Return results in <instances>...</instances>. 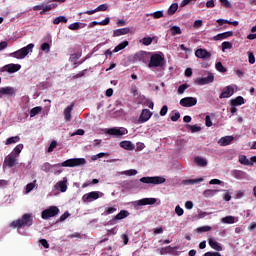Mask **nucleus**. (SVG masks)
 <instances>
[{"instance_id":"f257e3e1","label":"nucleus","mask_w":256,"mask_h":256,"mask_svg":"<svg viewBox=\"0 0 256 256\" xmlns=\"http://www.w3.org/2000/svg\"><path fill=\"white\" fill-rule=\"evenodd\" d=\"M33 225V216L31 214H24L21 219L13 221L11 227L21 229V227H31Z\"/></svg>"},{"instance_id":"f03ea898","label":"nucleus","mask_w":256,"mask_h":256,"mask_svg":"<svg viewBox=\"0 0 256 256\" xmlns=\"http://www.w3.org/2000/svg\"><path fill=\"white\" fill-rule=\"evenodd\" d=\"M87 164V160L85 158H71L65 160L61 164H55L53 167H81Z\"/></svg>"},{"instance_id":"7ed1b4c3","label":"nucleus","mask_w":256,"mask_h":256,"mask_svg":"<svg viewBox=\"0 0 256 256\" xmlns=\"http://www.w3.org/2000/svg\"><path fill=\"white\" fill-rule=\"evenodd\" d=\"M33 47L35 44L30 43L26 47H23L13 53L10 54V57H14V59H25L29 53H33Z\"/></svg>"},{"instance_id":"20e7f679","label":"nucleus","mask_w":256,"mask_h":256,"mask_svg":"<svg viewBox=\"0 0 256 256\" xmlns=\"http://www.w3.org/2000/svg\"><path fill=\"white\" fill-rule=\"evenodd\" d=\"M165 181L167 180L165 179V177H162V176H153V177L147 176V177L140 178L141 183H146L150 185H163Z\"/></svg>"},{"instance_id":"39448f33","label":"nucleus","mask_w":256,"mask_h":256,"mask_svg":"<svg viewBox=\"0 0 256 256\" xmlns=\"http://www.w3.org/2000/svg\"><path fill=\"white\" fill-rule=\"evenodd\" d=\"M165 65V58L160 54H153L150 57L148 67L151 69L153 67H163Z\"/></svg>"},{"instance_id":"423d86ee","label":"nucleus","mask_w":256,"mask_h":256,"mask_svg":"<svg viewBox=\"0 0 256 256\" xmlns=\"http://www.w3.org/2000/svg\"><path fill=\"white\" fill-rule=\"evenodd\" d=\"M103 197V192L92 191L83 195L82 200L84 203H91L92 201H97V199Z\"/></svg>"},{"instance_id":"0eeeda50","label":"nucleus","mask_w":256,"mask_h":256,"mask_svg":"<svg viewBox=\"0 0 256 256\" xmlns=\"http://www.w3.org/2000/svg\"><path fill=\"white\" fill-rule=\"evenodd\" d=\"M59 215V208L57 206H50L49 208L42 211L41 217L42 219H51V217H56Z\"/></svg>"},{"instance_id":"6e6552de","label":"nucleus","mask_w":256,"mask_h":256,"mask_svg":"<svg viewBox=\"0 0 256 256\" xmlns=\"http://www.w3.org/2000/svg\"><path fill=\"white\" fill-rule=\"evenodd\" d=\"M215 81V76L213 73L209 72L207 77L197 78L195 80L196 85H209Z\"/></svg>"},{"instance_id":"1a4fd4ad","label":"nucleus","mask_w":256,"mask_h":256,"mask_svg":"<svg viewBox=\"0 0 256 256\" xmlns=\"http://www.w3.org/2000/svg\"><path fill=\"white\" fill-rule=\"evenodd\" d=\"M153 116V112L149 109H143L140 117L138 118V123H147V121H149V119H151V117Z\"/></svg>"},{"instance_id":"9d476101","label":"nucleus","mask_w":256,"mask_h":256,"mask_svg":"<svg viewBox=\"0 0 256 256\" xmlns=\"http://www.w3.org/2000/svg\"><path fill=\"white\" fill-rule=\"evenodd\" d=\"M180 105L182 107H195L197 105V98L195 97H185L180 100Z\"/></svg>"},{"instance_id":"9b49d317","label":"nucleus","mask_w":256,"mask_h":256,"mask_svg":"<svg viewBox=\"0 0 256 256\" xmlns=\"http://www.w3.org/2000/svg\"><path fill=\"white\" fill-rule=\"evenodd\" d=\"M149 55H151V53L146 51L137 52L133 56V61H141L142 63H147V59H149Z\"/></svg>"},{"instance_id":"f8f14e48","label":"nucleus","mask_w":256,"mask_h":256,"mask_svg":"<svg viewBox=\"0 0 256 256\" xmlns=\"http://www.w3.org/2000/svg\"><path fill=\"white\" fill-rule=\"evenodd\" d=\"M108 135H113L114 137H121L127 135V129L125 128H110L107 130Z\"/></svg>"},{"instance_id":"ddd939ff","label":"nucleus","mask_w":256,"mask_h":256,"mask_svg":"<svg viewBox=\"0 0 256 256\" xmlns=\"http://www.w3.org/2000/svg\"><path fill=\"white\" fill-rule=\"evenodd\" d=\"M4 165L10 168L15 167V165H17V156L10 153L8 156L5 157Z\"/></svg>"},{"instance_id":"4468645a","label":"nucleus","mask_w":256,"mask_h":256,"mask_svg":"<svg viewBox=\"0 0 256 256\" xmlns=\"http://www.w3.org/2000/svg\"><path fill=\"white\" fill-rule=\"evenodd\" d=\"M195 56L198 59H209L211 58V52L207 51V49L199 48L195 51Z\"/></svg>"},{"instance_id":"2eb2a0df","label":"nucleus","mask_w":256,"mask_h":256,"mask_svg":"<svg viewBox=\"0 0 256 256\" xmlns=\"http://www.w3.org/2000/svg\"><path fill=\"white\" fill-rule=\"evenodd\" d=\"M157 199L155 198H144L134 202V205L143 206V205H155Z\"/></svg>"},{"instance_id":"dca6fc26","label":"nucleus","mask_w":256,"mask_h":256,"mask_svg":"<svg viewBox=\"0 0 256 256\" xmlns=\"http://www.w3.org/2000/svg\"><path fill=\"white\" fill-rule=\"evenodd\" d=\"M235 93V89L232 86H226L222 93L220 94V99H228Z\"/></svg>"},{"instance_id":"f3484780","label":"nucleus","mask_w":256,"mask_h":256,"mask_svg":"<svg viewBox=\"0 0 256 256\" xmlns=\"http://www.w3.org/2000/svg\"><path fill=\"white\" fill-rule=\"evenodd\" d=\"M131 33V28H119L113 31V37H121V35H129Z\"/></svg>"},{"instance_id":"a211bd4d","label":"nucleus","mask_w":256,"mask_h":256,"mask_svg":"<svg viewBox=\"0 0 256 256\" xmlns=\"http://www.w3.org/2000/svg\"><path fill=\"white\" fill-rule=\"evenodd\" d=\"M228 37H233V31H227L220 33L213 37L214 41H223V39H228Z\"/></svg>"},{"instance_id":"6ab92c4d","label":"nucleus","mask_w":256,"mask_h":256,"mask_svg":"<svg viewBox=\"0 0 256 256\" xmlns=\"http://www.w3.org/2000/svg\"><path fill=\"white\" fill-rule=\"evenodd\" d=\"M5 71H7V73H17V71H19L21 69V65L20 64H8L4 66Z\"/></svg>"},{"instance_id":"aec40b11","label":"nucleus","mask_w":256,"mask_h":256,"mask_svg":"<svg viewBox=\"0 0 256 256\" xmlns=\"http://www.w3.org/2000/svg\"><path fill=\"white\" fill-rule=\"evenodd\" d=\"M14 94H15V88L11 86L0 88V97H3V95L13 96Z\"/></svg>"},{"instance_id":"412c9836","label":"nucleus","mask_w":256,"mask_h":256,"mask_svg":"<svg viewBox=\"0 0 256 256\" xmlns=\"http://www.w3.org/2000/svg\"><path fill=\"white\" fill-rule=\"evenodd\" d=\"M231 107H239V105H245V98L242 96H237L234 99L230 100Z\"/></svg>"},{"instance_id":"4be33fe9","label":"nucleus","mask_w":256,"mask_h":256,"mask_svg":"<svg viewBox=\"0 0 256 256\" xmlns=\"http://www.w3.org/2000/svg\"><path fill=\"white\" fill-rule=\"evenodd\" d=\"M208 243L211 249H214V251H223V246H221V244H219V242H217L215 239L210 238Z\"/></svg>"},{"instance_id":"5701e85b","label":"nucleus","mask_w":256,"mask_h":256,"mask_svg":"<svg viewBox=\"0 0 256 256\" xmlns=\"http://www.w3.org/2000/svg\"><path fill=\"white\" fill-rule=\"evenodd\" d=\"M233 139H235L233 136H224L219 140V143L222 147H227V145H231Z\"/></svg>"},{"instance_id":"b1692460","label":"nucleus","mask_w":256,"mask_h":256,"mask_svg":"<svg viewBox=\"0 0 256 256\" xmlns=\"http://www.w3.org/2000/svg\"><path fill=\"white\" fill-rule=\"evenodd\" d=\"M120 147L126 149V151H133V149H135V145L131 141L120 142Z\"/></svg>"},{"instance_id":"393cba45","label":"nucleus","mask_w":256,"mask_h":256,"mask_svg":"<svg viewBox=\"0 0 256 256\" xmlns=\"http://www.w3.org/2000/svg\"><path fill=\"white\" fill-rule=\"evenodd\" d=\"M73 107H74V105L71 104V105L67 106V108L64 110V119L68 123H69V121H71V111H73Z\"/></svg>"},{"instance_id":"a878e982","label":"nucleus","mask_w":256,"mask_h":256,"mask_svg":"<svg viewBox=\"0 0 256 256\" xmlns=\"http://www.w3.org/2000/svg\"><path fill=\"white\" fill-rule=\"evenodd\" d=\"M126 217H129V211L127 210H121L113 219V221H121V219H126Z\"/></svg>"},{"instance_id":"bb28decb","label":"nucleus","mask_w":256,"mask_h":256,"mask_svg":"<svg viewBox=\"0 0 256 256\" xmlns=\"http://www.w3.org/2000/svg\"><path fill=\"white\" fill-rule=\"evenodd\" d=\"M125 47H129V41L124 40L122 43L118 44L114 49L113 53H119V51H123Z\"/></svg>"},{"instance_id":"cd10ccee","label":"nucleus","mask_w":256,"mask_h":256,"mask_svg":"<svg viewBox=\"0 0 256 256\" xmlns=\"http://www.w3.org/2000/svg\"><path fill=\"white\" fill-rule=\"evenodd\" d=\"M57 189L61 191V193H65L67 191V180L59 181L57 184Z\"/></svg>"},{"instance_id":"c85d7f7f","label":"nucleus","mask_w":256,"mask_h":256,"mask_svg":"<svg viewBox=\"0 0 256 256\" xmlns=\"http://www.w3.org/2000/svg\"><path fill=\"white\" fill-rule=\"evenodd\" d=\"M175 251V248L171 246L162 247L160 249V255H169Z\"/></svg>"},{"instance_id":"c756f323","label":"nucleus","mask_w":256,"mask_h":256,"mask_svg":"<svg viewBox=\"0 0 256 256\" xmlns=\"http://www.w3.org/2000/svg\"><path fill=\"white\" fill-rule=\"evenodd\" d=\"M221 222L226 225H233V223H235V217L234 216H226L221 219Z\"/></svg>"},{"instance_id":"7c9ffc66","label":"nucleus","mask_w":256,"mask_h":256,"mask_svg":"<svg viewBox=\"0 0 256 256\" xmlns=\"http://www.w3.org/2000/svg\"><path fill=\"white\" fill-rule=\"evenodd\" d=\"M195 163L199 166V167H207V160L205 158H201L199 156H197L195 158Z\"/></svg>"},{"instance_id":"2f4dec72","label":"nucleus","mask_w":256,"mask_h":256,"mask_svg":"<svg viewBox=\"0 0 256 256\" xmlns=\"http://www.w3.org/2000/svg\"><path fill=\"white\" fill-rule=\"evenodd\" d=\"M217 193H219V190L207 189L203 192V196L214 197V195H217Z\"/></svg>"},{"instance_id":"473e14b6","label":"nucleus","mask_w":256,"mask_h":256,"mask_svg":"<svg viewBox=\"0 0 256 256\" xmlns=\"http://www.w3.org/2000/svg\"><path fill=\"white\" fill-rule=\"evenodd\" d=\"M239 163H241V165H253V163L251 161H249V159H247V156L245 155H240L239 156Z\"/></svg>"},{"instance_id":"72a5a7b5","label":"nucleus","mask_w":256,"mask_h":256,"mask_svg":"<svg viewBox=\"0 0 256 256\" xmlns=\"http://www.w3.org/2000/svg\"><path fill=\"white\" fill-rule=\"evenodd\" d=\"M43 111V107L37 106L30 110V117H35L36 115H39Z\"/></svg>"},{"instance_id":"f704fd0d","label":"nucleus","mask_w":256,"mask_h":256,"mask_svg":"<svg viewBox=\"0 0 256 256\" xmlns=\"http://www.w3.org/2000/svg\"><path fill=\"white\" fill-rule=\"evenodd\" d=\"M177 9H179V4H171V6L168 8V15H175V13H177Z\"/></svg>"},{"instance_id":"c9c22d12","label":"nucleus","mask_w":256,"mask_h":256,"mask_svg":"<svg viewBox=\"0 0 256 256\" xmlns=\"http://www.w3.org/2000/svg\"><path fill=\"white\" fill-rule=\"evenodd\" d=\"M21 151H23V144H18L10 154L15 155L16 157H19V155L21 154Z\"/></svg>"},{"instance_id":"e433bc0d","label":"nucleus","mask_w":256,"mask_h":256,"mask_svg":"<svg viewBox=\"0 0 256 256\" xmlns=\"http://www.w3.org/2000/svg\"><path fill=\"white\" fill-rule=\"evenodd\" d=\"M68 19L65 16H58L53 20L54 25H59V23H67Z\"/></svg>"},{"instance_id":"4c0bfd02","label":"nucleus","mask_w":256,"mask_h":256,"mask_svg":"<svg viewBox=\"0 0 256 256\" xmlns=\"http://www.w3.org/2000/svg\"><path fill=\"white\" fill-rule=\"evenodd\" d=\"M19 141H21L19 136L10 137L6 140L5 145H13V143H19Z\"/></svg>"},{"instance_id":"58836bf2","label":"nucleus","mask_w":256,"mask_h":256,"mask_svg":"<svg viewBox=\"0 0 256 256\" xmlns=\"http://www.w3.org/2000/svg\"><path fill=\"white\" fill-rule=\"evenodd\" d=\"M140 43H142V45H145L146 47H149V45H151V43H153V38L144 37L140 40Z\"/></svg>"},{"instance_id":"ea45409f","label":"nucleus","mask_w":256,"mask_h":256,"mask_svg":"<svg viewBox=\"0 0 256 256\" xmlns=\"http://www.w3.org/2000/svg\"><path fill=\"white\" fill-rule=\"evenodd\" d=\"M51 169H53V165H51L49 162H45L41 166V170L44 171V173H49V171H51Z\"/></svg>"},{"instance_id":"a19ab883","label":"nucleus","mask_w":256,"mask_h":256,"mask_svg":"<svg viewBox=\"0 0 256 256\" xmlns=\"http://www.w3.org/2000/svg\"><path fill=\"white\" fill-rule=\"evenodd\" d=\"M68 29H70V31H77L81 29V23L79 22L72 23L68 26Z\"/></svg>"},{"instance_id":"79ce46f5","label":"nucleus","mask_w":256,"mask_h":256,"mask_svg":"<svg viewBox=\"0 0 256 256\" xmlns=\"http://www.w3.org/2000/svg\"><path fill=\"white\" fill-rule=\"evenodd\" d=\"M187 129H189L191 133H199V131H201V127L197 125H187Z\"/></svg>"},{"instance_id":"37998d69","label":"nucleus","mask_w":256,"mask_h":256,"mask_svg":"<svg viewBox=\"0 0 256 256\" xmlns=\"http://www.w3.org/2000/svg\"><path fill=\"white\" fill-rule=\"evenodd\" d=\"M172 35H181L182 31H181V27L179 26H173L171 29H170Z\"/></svg>"},{"instance_id":"c03bdc74","label":"nucleus","mask_w":256,"mask_h":256,"mask_svg":"<svg viewBox=\"0 0 256 256\" xmlns=\"http://www.w3.org/2000/svg\"><path fill=\"white\" fill-rule=\"evenodd\" d=\"M216 69L219 71V73H227V68L223 67V63L221 62L216 63Z\"/></svg>"},{"instance_id":"a18cd8bd","label":"nucleus","mask_w":256,"mask_h":256,"mask_svg":"<svg viewBox=\"0 0 256 256\" xmlns=\"http://www.w3.org/2000/svg\"><path fill=\"white\" fill-rule=\"evenodd\" d=\"M189 89L188 84H182L178 87V93L179 95H183L185 93V90Z\"/></svg>"},{"instance_id":"49530a36","label":"nucleus","mask_w":256,"mask_h":256,"mask_svg":"<svg viewBox=\"0 0 256 256\" xmlns=\"http://www.w3.org/2000/svg\"><path fill=\"white\" fill-rule=\"evenodd\" d=\"M41 51H45L46 53H49V51H51V46L49 45V43L47 42L42 43Z\"/></svg>"},{"instance_id":"de8ad7c7","label":"nucleus","mask_w":256,"mask_h":256,"mask_svg":"<svg viewBox=\"0 0 256 256\" xmlns=\"http://www.w3.org/2000/svg\"><path fill=\"white\" fill-rule=\"evenodd\" d=\"M233 48V43L231 42H223L222 43V51H225L227 49H232Z\"/></svg>"},{"instance_id":"09e8293b","label":"nucleus","mask_w":256,"mask_h":256,"mask_svg":"<svg viewBox=\"0 0 256 256\" xmlns=\"http://www.w3.org/2000/svg\"><path fill=\"white\" fill-rule=\"evenodd\" d=\"M56 147H57V141L53 140L50 143V146L48 147V153H53V151H55Z\"/></svg>"},{"instance_id":"8fccbe9b","label":"nucleus","mask_w":256,"mask_h":256,"mask_svg":"<svg viewBox=\"0 0 256 256\" xmlns=\"http://www.w3.org/2000/svg\"><path fill=\"white\" fill-rule=\"evenodd\" d=\"M85 73H87V69L78 72V74L72 76V79H79L81 77H85Z\"/></svg>"},{"instance_id":"3c124183","label":"nucleus","mask_w":256,"mask_h":256,"mask_svg":"<svg viewBox=\"0 0 256 256\" xmlns=\"http://www.w3.org/2000/svg\"><path fill=\"white\" fill-rule=\"evenodd\" d=\"M99 183V179H93L92 181H88L82 185L83 188L89 187V185H97Z\"/></svg>"},{"instance_id":"603ef678","label":"nucleus","mask_w":256,"mask_h":256,"mask_svg":"<svg viewBox=\"0 0 256 256\" xmlns=\"http://www.w3.org/2000/svg\"><path fill=\"white\" fill-rule=\"evenodd\" d=\"M248 61L250 65L255 64V55L253 54V52H248Z\"/></svg>"},{"instance_id":"864d4df0","label":"nucleus","mask_w":256,"mask_h":256,"mask_svg":"<svg viewBox=\"0 0 256 256\" xmlns=\"http://www.w3.org/2000/svg\"><path fill=\"white\" fill-rule=\"evenodd\" d=\"M175 213L176 215H178V217H181L183 213H185V211L183 210V208H181V206L177 205L175 208Z\"/></svg>"},{"instance_id":"5fc2aeb1","label":"nucleus","mask_w":256,"mask_h":256,"mask_svg":"<svg viewBox=\"0 0 256 256\" xmlns=\"http://www.w3.org/2000/svg\"><path fill=\"white\" fill-rule=\"evenodd\" d=\"M221 5L225 7V9H231V2L229 0H219Z\"/></svg>"},{"instance_id":"6e6d98bb","label":"nucleus","mask_w":256,"mask_h":256,"mask_svg":"<svg viewBox=\"0 0 256 256\" xmlns=\"http://www.w3.org/2000/svg\"><path fill=\"white\" fill-rule=\"evenodd\" d=\"M109 9V5L107 4H102V5H99L97 8H96V11L99 13V11H107Z\"/></svg>"},{"instance_id":"4d7b16f0","label":"nucleus","mask_w":256,"mask_h":256,"mask_svg":"<svg viewBox=\"0 0 256 256\" xmlns=\"http://www.w3.org/2000/svg\"><path fill=\"white\" fill-rule=\"evenodd\" d=\"M169 111V107H167V105H164L161 110H160V115L161 117H165V115H167V112Z\"/></svg>"},{"instance_id":"13d9d810","label":"nucleus","mask_w":256,"mask_h":256,"mask_svg":"<svg viewBox=\"0 0 256 256\" xmlns=\"http://www.w3.org/2000/svg\"><path fill=\"white\" fill-rule=\"evenodd\" d=\"M203 178H197V179H190L188 180L189 185H195L197 183H202Z\"/></svg>"},{"instance_id":"bf43d9fd","label":"nucleus","mask_w":256,"mask_h":256,"mask_svg":"<svg viewBox=\"0 0 256 256\" xmlns=\"http://www.w3.org/2000/svg\"><path fill=\"white\" fill-rule=\"evenodd\" d=\"M39 243L44 247V249H49V242H47V239H40Z\"/></svg>"},{"instance_id":"052dcab7","label":"nucleus","mask_w":256,"mask_h":256,"mask_svg":"<svg viewBox=\"0 0 256 256\" xmlns=\"http://www.w3.org/2000/svg\"><path fill=\"white\" fill-rule=\"evenodd\" d=\"M115 211H117V208H115V207H109V208H106V209H105V214H106V215H111V214L115 213Z\"/></svg>"},{"instance_id":"680f3d73","label":"nucleus","mask_w":256,"mask_h":256,"mask_svg":"<svg viewBox=\"0 0 256 256\" xmlns=\"http://www.w3.org/2000/svg\"><path fill=\"white\" fill-rule=\"evenodd\" d=\"M205 124H206V127H213V122H211V116L207 115L205 117Z\"/></svg>"},{"instance_id":"e2e57ef3","label":"nucleus","mask_w":256,"mask_h":256,"mask_svg":"<svg viewBox=\"0 0 256 256\" xmlns=\"http://www.w3.org/2000/svg\"><path fill=\"white\" fill-rule=\"evenodd\" d=\"M33 189H35V184L34 183H28L26 185V193H31V191H33Z\"/></svg>"},{"instance_id":"0e129e2a","label":"nucleus","mask_w":256,"mask_h":256,"mask_svg":"<svg viewBox=\"0 0 256 256\" xmlns=\"http://www.w3.org/2000/svg\"><path fill=\"white\" fill-rule=\"evenodd\" d=\"M152 16L154 17V19H161V17H163V11H156L152 13Z\"/></svg>"},{"instance_id":"69168bd1","label":"nucleus","mask_w":256,"mask_h":256,"mask_svg":"<svg viewBox=\"0 0 256 256\" xmlns=\"http://www.w3.org/2000/svg\"><path fill=\"white\" fill-rule=\"evenodd\" d=\"M225 194H223L224 201H230L231 200V194L229 193V190H224Z\"/></svg>"},{"instance_id":"338daca9","label":"nucleus","mask_w":256,"mask_h":256,"mask_svg":"<svg viewBox=\"0 0 256 256\" xmlns=\"http://www.w3.org/2000/svg\"><path fill=\"white\" fill-rule=\"evenodd\" d=\"M181 118V114L179 112H176L174 115L171 116V121H179Z\"/></svg>"},{"instance_id":"774afa93","label":"nucleus","mask_w":256,"mask_h":256,"mask_svg":"<svg viewBox=\"0 0 256 256\" xmlns=\"http://www.w3.org/2000/svg\"><path fill=\"white\" fill-rule=\"evenodd\" d=\"M232 177H235L236 179H239V177L241 176V171L240 170H233L231 172Z\"/></svg>"}]
</instances>
